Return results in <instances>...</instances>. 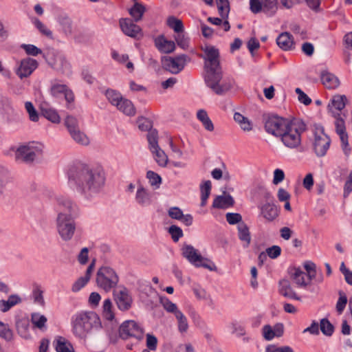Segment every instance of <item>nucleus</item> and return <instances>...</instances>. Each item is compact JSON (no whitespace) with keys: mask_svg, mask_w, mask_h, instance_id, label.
Masks as SVG:
<instances>
[{"mask_svg":"<svg viewBox=\"0 0 352 352\" xmlns=\"http://www.w3.org/2000/svg\"><path fill=\"white\" fill-rule=\"evenodd\" d=\"M105 174L101 167H83L69 175V184L87 199L98 195L105 184Z\"/></svg>","mask_w":352,"mask_h":352,"instance_id":"f257e3e1","label":"nucleus"},{"mask_svg":"<svg viewBox=\"0 0 352 352\" xmlns=\"http://www.w3.org/2000/svg\"><path fill=\"white\" fill-rule=\"evenodd\" d=\"M56 230L64 241H70L76 230V218L79 214L78 206L69 197L60 195L56 197Z\"/></svg>","mask_w":352,"mask_h":352,"instance_id":"f03ea898","label":"nucleus"},{"mask_svg":"<svg viewBox=\"0 0 352 352\" xmlns=\"http://www.w3.org/2000/svg\"><path fill=\"white\" fill-rule=\"evenodd\" d=\"M204 51L206 54V83L215 94H223L231 88L232 83L222 79L219 50L213 46H206Z\"/></svg>","mask_w":352,"mask_h":352,"instance_id":"7ed1b4c3","label":"nucleus"},{"mask_svg":"<svg viewBox=\"0 0 352 352\" xmlns=\"http://www.w3.org/2000/svg\"><path fill=\"white\" fill-rule=\"evenodd\" d=\"M72 323L75 336L84 338L92 329L100 327V320L94 311L81 312L74 317Z\"/></svg>","mask_w":352,"mask_h":352,"instance_id":"20e7f679","label":"nucleus"},{"mask_svg":"<svg viewBox=\"0 0 352 352\" xmlns=\"http://www.w3.org/2000/svg\"><path fill=\"white\" fill-rule=\"evenodd\" d=\"M305 129L304 122L292 120L279 138L285 147L290 149L298 148L301 146L302 133Z\"/></svg>","mask_w":352,"mask_h":352,"instance_id":"39448f33","label":"nucleus"},{"mask_svg":"<svg viewBox=\"0 0 352 352\" xmlns=\"http://www.w3.org/2000/svg\"><path fill=\"white\" fill-rule=\"evenodd\" d=\"M119 276L117 272L108 266L101 267L96 274V285L106 292L114 289L119 283Z\"/></svg>","mask_w":352,"mask_h":352,"instance_id":"423d86ee","label":"nucleus"},{"mask_svg":"<svg viewBox=\"0 0 352 352\" xmlns=\"http://www.w3.org/2000/svg\"><path fill=\"white\" fill-rule=\"evenodd\" d=\"M43 145L38 142H31L22 145L15 151V159L18 162L31 163L43 153Z\"/></svg>","mask_w":352,"mask_h":352,"instance_id":"0eeeda50","label":"nucleus"},{"mask_svg":"<svg viewBox=\"0 0 352 352\" xmlns=\"http://www.w3.org/2000/svg\"><path fill=\"white\" fill-rule=\"evenodd\" d=\"M182 250L183 256L195 267H202L211 271L215 268L214 263L210 260L203 257L193 246L186 245L182 248Z\"/></svg>","mask_w":352,"mask_h":352,"instance_id":"6e6552de","label":"nucleus"},{"mask_svg":"<svg viewBox=\"0 0 352 352\" xmlns=\"http://www.w3.org/2000/svg\"><path fill=\"white\" fill-rule=\"evenodd\" d=\"M314 149L319 157L325 155L331 144L329 137L324 132L322 126L315 125L314 128Z\"/></svg>","mask_w":352,"mask_h":352,"instance_id":"1a4fd4ad","label":"nucleus"},{"mask_svg":"<svg viewBox=\"0 0 352 352\" xmlns=\"http://www.w3.org/2000/svg\"><path fill=\"white\" fill-rule=\"evenodd\" d=\"M292 120H288L278 116H272L269 117L265 122V129L266 131L272 135L280 138L286 128Z\"/></svg>","mask_w":352,"mask_h":352,"instance_id":"9d476101","label":"nucleus"},{"mask_svg":"<svg viewBox=\"0 0 352 352\" xmlns=\"http://www.w3.org/2000/svg\"><path fill=\"white\" fill-rule=\"evenodd\" d=\"M120 336L123 339L134 338L140 340L144 337L143 327L135 320L124 321L120 327Z\"/></svg>","mask_w":352,"mask_h":352,"instance_id":"9b49d317","label":"nucleus"},{"mask_svg":"<svg viewBox=\"0 0 352 352\" xmlns=\"http://www.w3.org/2000/svg\"><path fill=\"white\" fill-rule=\"evenodd\" d=\"M113 296V300L120 311H126L131 307L133 298L129 289L125 287L120 286L115 289Z\"/></svg>","mask_w":352,"mask_h":352,"instance_id":"f8f14e48","label":"nucleus"},{"mask_svg":"<svg viewBox=\"0 0 352 352\" xmlns=\"http://www.w3.org/2000/svg\"><path fill=\"white\" fill-rule=\"evenodd\" d=\"M188 56L184 54L175 57H166L162 59L164 69L173 74L179 73L185 67Z\"/></svg>","mask_w":352,"mask_h":352,"instance_id":"ddd939ff","label":"nucleus"},{"mask_svg":"<svg viewBox=\"0 0 352 352\" xmlns=\"http://www.w3.org/2000/svg\"><path fill=\"white\" fill-rule=\"evenodd\" d=\"M38 62L31 58H27L21 60L16 71L20 78L29 76L37 68Z\"/></svg>","mask_w":352,"mask_h":352,"instance_id":"4468645a","label":"nucleus"},{"mask_svg":"<svg viewBox=\"0 0 352 352\" xmlns=\"http://www.w3.org/2000/svg\"><path fill=\"white\" fill-rule=\"evenodd\" d=\"M262 336L265 340H272L274 338H279L283 335L284 326L282 323H277L272 327L270 324H265L261 330Z\"/></svg>","mask_w":352,"mask_h":352,"instance_id":"2eb2a0df","label":"nucleus"},{"mask_svg":"<svg viewBox=\"0 0 352 352\" xmlns=\"http://www.w3.org/2000/svg\"><path fill=\"white\" fill-rule=\"evenodd\" d=\"M291 278L294 282L300 287H306L311 285V278L302 272L300 268L294 267L290 271Z\"/></svg>","mask_w":352,"mask_h":352,"instance_id":"dca6fc26","label":"nucleus"},{"mask_svg":"<svg viewBox=\"0 0 352 352\" xmlns=\"http://www.w3.org/2000/svg\"><path fill=\"white\" fill-rule=\"evenodd\" d=\"M261 214L267 221H273L279 215V209L273 203H266L258 206Z\"/></svg>","mask_w":352,"mask_h":352,"instance_id":"f3484780","label":"nucleus"},{"mask_svg":"<svg viewBox=\"0 0 352 352\" xmlns=\"http://www.w3.org/2000/svg\"><path fill=\"white\" fill-rule=\"evenodd\" d=\"M336 129L337 133L339 135L342 148L345 154L348 155L350 153L349 148L348 135L346 133L344 121L342 118H338L336 121Z\"/></svg>","mask_w":352,"mask_h":352,"instance_id":"a211bd4d","label":"nucleus"},{"mask_svg":"<svg viewBox=\"0 0 352 352\" xmlns=\"http://www.w3.org/2000/svg\"><path fill=\"white\" fill-rule=\"evenodd\" d=\"M135 200L142 206H148L152 202V195L148 189L140 184L137 188Z\"/></svg>","mask_w":352,"mask_h":352,"instance_id":"6ab92c4d","label":"nucleus"},{"mask_svg":"<svg viewBox=\"0 0 352 352\" xmlns=\"http://www.w3.org/2000/svg\"><path fill=\"white\" fill-rule=\"evenodd\" d=\"M120 25L124 34L131 37H136L141 32L140 28L129 19H121Z\"/></svg>","mask_w":352,"mask_h":352,"instance_id":"aec40b11","label":"nucleus"},{"mask_svg":"<svg viewBox=\"0 0 352 352\" xmlns=\"http://www.w3.org/2000/svg\"><path fill=\"white\" fill-rule=\"evenodd\" d=\"M155 45L160 52L165 54L171 53L175 49V43L167 40L163 35L155 39Z\"/></svg>","mask_w":352,"mask_h":352,"instance_id":"412c9836","label":"nucleus"},{"mask_svg":"<svg viewBox=\"0 0 352 352\" xmlns=\"http://www.w3.org/2000/svg\"><path fill=\"white\" fill-rule=\"evenodd\" d=\"M57 61H52L49 59V64L55 69L60 71L65 74H69L71 72L70 64L67 62L63 55H56L55 56Z\"/></svg>","mask_w":352,"mask_h":352,"instance_id":"4be33fe9","label":"nucleus"},{"mask_svg":"<svg viewBox=\"0 0 352 352\" xmlns=\"http://www.w3.org/2000/svg\"><path fill=\"white\" fill-rule=\"evenodd\" d=\"M94 267V263L93 262L87 267L85 275L84 276L80 277L77 280L74 282L72 287V292H77L87 285L90 279Z\"/></svg>","mask_w":352,"mask_h":352,"instance_id":"5701e85b","label":"nucleus"},{"mask_svg":"<svg viewBox=\"0 0 352 352\" xmlns=\"http://www.w3.org/2000/svg\"><path fill=\"white\" fill-rule=\"evenodd\" d=\"M279 292L285 297L300 300V298L292 289L288 280L283 279L279 282Z\"/></svg>","mask_w":352,"mask_h":352,"instance_id":"b1692460","label":"nucleus"},{"mask_svg":"<svg viewBox=\"0 0 352 352\" xmlns=\"http://www.w3.org/2000/svg\"><path fill=\"white\" fill-rule=\"evenodd\" d=\"M276 43L283 50H289L294 45L293 36L289 32L281 33L276 38Z\"/></svg>","mask_w":352,"mask_h":352,"instance_id":"393cba45","label":"nucleus"},{"mask_svg":"<svg viewBox=\"0 0 352 352\" xmlns=\"http://www.w3.org/2000/svg\"><path fill=\"white\" fill-rule=\"evenodd\" d=\"M304 268L306 270V274L314 280L316 283H320L323 281V275L322 273L317 274L316 265L311 261H305L303 264Z\"/></svg>","mask_w":352,"mask_h":352,"instance_id":"a878e982","label":"nucleus"},{"mask_svg":"<svg viewBox=\"0 0 352 352\" xmlns=\"http://www.w3.org/2000/svg\"><path fill=\"white\" fill-rule=\"evenodd\" d=\"M197 118L201 123L203 127L208 132H213L214 126L209 118L208 113L204 109H199L197 112Z\"/></svg>","mask_w":352,"mask_h":352,"instance_id":"bb28decb","label":"nucleus"},{"mask_svg":"<svg viewBox=\"0 0 352 352\" xmlns=\"http://www.w3.org/2000/svg\"><path fill=\"white\" fill-rule=\"evenodd\" d=\"M234 199L230 195L217 196L213 201L212 206L215 208H228L234 205Z\"/></svg>","mask_w":352,"mask_h":352,"instance_id":"cd10ccee","label":"nucleus"},{"mask_svg":"<svg viewBox=\"0 0 352 352\" xmlns=\"http://www.w3.org/2000/svg\"><path fill=\"white\" fill-rule=\"evenodd\" d=\"M321 81L327 89H336L340 85L339 79L333 74L323 72L321 74Z\"/></svg>","mask_w":352,"mask_h":352,"instance_id":"c85d7f7f","label":"nucleus"},{"mask_svg":"<svg viewBox=\"0 0 352 352\" xmlns=\"http://www.w3.org/2000/svg\"><path fill=\"white\" fill-rule=\"evenodd\" d=\"M237 229L239 239L243 243V246L248 248L251 242L250 232L248 226L242 222L238 224Z\"/></svg>","mask_w":352,"mask_h":352,"instance_id":"c756f323","label":"nucleus"},{"mask_svg":"<svg viewBox=\"0 0 352 352\" xmlns=\"http://www.w3.org/2000/svg\"><path fill=\"white\" fill-rule=\"evenodd\" d=\"M54 344L57 352H74L71 343L63 337H57L54 341Z\"/></svg>","mask_w":352,"mask_h":352,"instance_id":"7c9ffc66","label":"nucleus"},{"mask_svg":"<svg viewBox=\"0 0 352 352\" xmlns=\"http://www.w3.org/2000/svg\"><path fill=\"white\" fill-rule=\"evenodd\" d=\"M157 164L161 167H165L168 162V156L160 146L150 149Z\"/></svg>","mask_w":352,"mask_h":352,"instance_id":"2f4dec72","label":"nucleus"},{"mask_svg":"<svg viewBox=\"0 0 352 352\" xmlns=\"http://www.w3.org/2000/svg\"><path fill=\"white\" fill-rule=\"evenodd\" d=\"M116 108L118 110L128 116H133L136 113L135 108L133 102L126 98H124L121 100L119 105L116 106Z\"/></svg>","mask_w":352,"mask_h":352,"instance_id":"473e14b6","label":"nucleus"},{"mask_svg":"<svg viewBox=\"0 0 352 352\" xmlns=\"http://www.w3.org/2000/svg\"><path fill=\"white\" fill-rule=\"evenodd\" d=\"M102 316L105 320L111 322L115 319L113 304L109 298H107L103 301Z\"/></svg>","mask_w":352,"mask_h":352,"instance_id":"72a5a7b5","label":"nucleus"},{"mask_svg":"<svg viewBox=\"0 0 352 352\" xmlns=\"http://www.w3.org/2000/svg\"><path fill=\"white\" fill-rule=\"evenodd\" d=\"M19 302H21V298L17 295H11L8 300H0V309L2 312H6Z\"/></svg>","mask_w":352,"mask_h":352,"instance_id":"f704fd0d","label":"nucleus"},{"mask_svg":"<svg viewBox=\"0 0 352 352\" xmlns=\"http://www.w3.org/2000/svg\"><path fill=\"white\" fill-rule=\"evenodd\" d=\"M47 321V318L44 315H41L39 313H33L31 315V322L34 327L38 329H45Z\"/></svg>","mask_w":352,"mask_h":352,"instance_id":"c9c22d12","label":"nucleus"},{"mask_svg":"<svg viewBox=\"0 0 352 352\" xmlns=\"http://www.w3.org/2000/svg\"><path fill=\"white\" fill-rule=\"evenodd\" d=\"M175 317L177 321L178 331L182 334L186 333L189 328L187 318L182 311L177 312V314Z\"/></svg>","mask_w":352,"mask_h":352,"instance_id":"e433bc0d","label":"nucleus"},{"mask_svg":"<svg viewBox=\"0 0 352 352\" xmlns=\"http://www.w3.org/2000/svg\"><path fill=\"white\" fill-rule=\"evenodd\" d=\"M105 96L108 101L115 107L119 105L120 102L124 98L120 92L111 89L106 91Z\"/></svg>","mask_w":352,"mask_h":352,"instance_id":"4c0bfd02","label":"nucleus"},{"mask_svg":"<svg viewBox=\"0 0 352 352\" xmlns=\"http://www.w3.org/2000/svg\"><path fill=\"white\" fill-rule=\"evenodd\" d=\"M234 120L239 124L241 129L245 131H250L252 129L251 122L240 113H235L234 115Z\"/></svg>","mask_w":352,"mask_h":352,"instance_id":"58836bf2","label":"nucleus"},{"mask_svg":"<svg viewBox=\"0 0 352 352\" xmlns=\"http://www.w3.org/2000/svg\"><path fill=\"white\" fill-rule=\"evenodd\" d=\"M212 184L210 180L205 181L200 186L201 190V205L204 206L210 194Z\"/></svg>","mask_w":352,"mask_h":352,"instance_id":"ea45409f","label":"nucleus"},{"mask_svg":"<svg viewBox=\"0 0 352 352\" xmlns=\"http://www.w3.org/2000/svg\"><path fill=\"white\" fill-rule=\"evenodd\" d=\"M32 298L34 302L42 307L45 305V300L43 298V290L39 285H34L32 292Z\"/></svg>","mask_w":352,"mask_h":352,"instance_id":"a19ab883","label":"nucleus"},{"mask_svg":"<svg viewBox=\"0 0 352 352\" xmlns=\"http://www.w3.org/2000/svg\"><path fill=\"white\" fill-rule=\"evenodd\" d=\"M160 302L167 312L174 314L175 316L177 314V312H181L177 305L166 297L161 298Z\"/></svg>","mask_w":352,"mask_h":352,"instance_id":"79ce46f5","label":"nucleus"},{"mask_svg":"<svg viewBox=\"0 0 352 352\" xmlns=\"http://www.w3.org/2000/svg\"><path fill=\"white\" fill-rule=\"evenodd\" d=\"M218 12L223 19H228L230 12L228 0H216Z\"/></svg>","mask_w":352,"mask_h":352,"instance_id":"37998d69","label":"nucleus"},{"mask_svg":"<svg viewBox=\"0 0 352 352\" xmlns=\"http://www.w3.org/2000/svg\"><path fill=\"white\" fill-rule=\"evenodd\" d=\"M167 25L170 28L173 29L177 34L184 32V25L182 21L174 16H170L168 18Z\"/></svg>","mask_w":352,"mask_h":352,"instance_id":"c03bdc74","label":"nucleus"},{"mask_svg":"<svg viewBox=\"0 0 352 352\" xmlns=\"http://www.w3.org/2000/svg\"><path fill=\"white\" fill-rule=\"evenodd\" d=\"M72 138L81 145L87 146L89 144V139L87 135L80 129L70 134Z\"/></svg>","mask_w":352,"mask_h":352,"instance_id":"a18cd8bd","label":"nucleus"},{"mask_svg":"<svg viewBox=\"0 0 352 352\" xmlns=\"http://www.w3.org/2000/svg\"><path fill=\"white\" fill-rule=\"evenodd\" d=\"M144 12L145 7L139 3H135L134 6L130 9L129 14L135 19V21H138L142 19Z\"/></svg>","mask_w":352,"mask_h":352,"instance_id":"49530a36","label":"nucleus"},{"mask_svg":"<svg viewBox=\"0 0 352 352\" xmlns=\"http://www.w3.org/2000/svg\"><path fill=\"white\" fill-rule=\"evenodd\" d=\"M146 178L148 183L154 188L157 189L162 184V177L156 173L152 170H148L146 173Z\"/></svg>","mask_w":352,"mask_h":352,"instance_id":"de8ad7c7","label":"nucleus"},{"mask_svg":"<svg viewBox=\"0 0 352 352\" xmlns=\"http://www.w3.org/2000/svg\"><path fill=\"white\" fill-rule=\"evenodd\" d=\"M43 116L51 121L53 123H59L60 122V118L55 109H42Z\"/></svg>","mask_w":352,"mask_h":352,"instance_id":"09e8293b","label":"nucleus"},{"mask_svg":"<svg viewBox=\"0 0 352 352\" xmlns=\"http://www.w3.org/2000/svg\"><path fill=\"white\" fill-rule=\"evenodd\" d=\"M320 329L322 333L327 336H331L334 331L333 324L327 318H322L320 320Z\"/></svg>","mask_w":352,"mask_h":352,"instance_id":"8fccbe9b","label":"nucleus"},{"mask_svg":"<svg viewBox=\"0 0 352 352\" xmlns=\"http://www.w3.org/2000/svg\"><path fill=\"white\" fill-rule=\"evenodd\" d=\"M65 124L69 133V134L75 132L76 131L80 129L78 126V120L72 116H68L65 118Z\"/></svg>","mask_w":352,"mask_h":352,"instance_id":"3c124183","label":"nucleus"},{"mask_svg":"<svg viewBox=\"0 0 352 352\" xmlns=\"http://www.w3.org/2000/svg\"><path fill=\"white\" fill-rule=\"evenodd\" d=\"M59 23L65 35H71L72 33V23L67 16H63L59 19Z\"/></svg>","mask_w":352,"mask_h":352,"instance_id":"603ef678","label":"nucleus"},{"mask_svg":"<svg viewBox=\"0 0 352 352\" xmlns=\"http://www.w3.org/2000/svg\"><path fill=\"white\" fill-rule=\"evenodd\" d=\"M346 97L343 96H336L331 100L332 106L338 111L342 110L346 106Z\"/></svg>","mask_w":352,"mask_h":352,"instance_id":"864d4df0","label":"nucleus"},{"mask_svg":"<svg viewBox=\"0 0 352 352\" xmlns=\"http://www.w3.org/2000/svg\"><path fill=\"white\" fill-rule=\"evenodd\" d=\"M208 21L215 25H222L225 32H228L230 29V25L227 19H219L217 17H208Z\"/></svg>","mask_w":352,"mask_h":352,"instance_id":"5fc2aeb1","label":"nucleus"},{"mask_svg":"<svg viewBox=\"0 0 352 352\" xmlns=\"http://www.w3.org/2000/svg\"><path fill=\"white\" fill-rule=\"evenodd\" d=\"M25 108L28 113L30 120L32 122H37L39 118L38 113L31 102L25 103Z\"/></svg>","mask_w":352,"mask_h":352,"instance_id":"6e6d98bb","label":"nucleus"},{"mask_svg":"<svg viewBox=\"0 0 352 352\" xmlns=\"http://www.w3.org/2000/svg\"><path fill=\"white\" fill-rule=\"evenodd\" d=\"M0 337L7 341H10L13 338V333L8 326L2 322H0Z\"/></svg>","mask_w":352,"mask_h":352,"instance_id":"4d7b16f0","label":"nucleus"},{"mask_svg":"<svg viewBox=\"0 0 352 352\" xmlns=\"http://www.w3.org/2000/svg\"><path fill=\"white\" fill-rule=\"evenodd\" d=\"M33 23L41 34L49 38H52V32L39 19H34Z\"/></svg>","mask_w":352,"mask_h":352,"instance_id":"13d9d810","label":"nucleus"},{"mask_svg":"<svg viewBox=\"0 0 352 352\" xmlns=\"http://www.w3.org/2000/svg\"><path fill=\"white\" fill-rule=\"evenodd\" d=\"M175 41L178 46L182 49H187L189 45V38L183 33L177 34L175 36Z\"/></svg>","mask_w":352,"mask_h":352,"instance_id":"bf43d9fd","label":"nucleus"},{"mask_svg":"<svg viewBox=\"0 0 352 352\" xmlns=\"http://www.w3.org/2000/svg\"><path fill=\"white\" fill-rule=\"evenodd\" d=\"M158 135L156 130H150L147 135V140L149 144V149L153 148V147L159 146L158 145Z\"/></svg>","mask_w":352,"mask_h":352,"instance_id":"052dcab7","label":"nucleus"},{"mask_svg":"<svg viewBox=\"0 0 352 352\" xmlns=\"http://www.w3.org/2000/svg\"><path fill=\"white\" fill-rule=\"evenodd\" d=\"M168 232L174 241H177L183 236L182 230L177 226H171L168 229Z\"/></svg>","mask_w":352,"mask_h":352,"instance_id":"680f3d73","label":"nucleus"},{"mask_svg":"<svg viewBox=\"0 0 352 352\" xmlns=\"http://www.w3.org/2000/svg\"><path fill=\"white\" fill-rule=\"evenodd\" d=\"M226 221L230 225H234L236 223H241L242 220V217L239 213H232L228 212L226 215Z\"/></svg>","mask_w":352,"mask_h":352,"instance_id":"e2e57ef3","label":"nucleus"},{"mask_svg":"<svg viewBox=\"0 0 352 352\" xmlns=\"http://www.w3.org/2000/svg\"><path fill=\"white\" fill-rule=\"evenodd\" d=\"M347 303V297L344 294L340 293V297L336 303V311L339 314H341Z\"/></svg>","mask_w":352,"mask_h":352,"instance_id":"0e129e2a","label":"nucleus"},{"mask_svg":"<svg viewBox=\"0 0 352 352\" xmlns=\"http://www.w3.org/2000/svg\"><path fill=\"white\" fill-rule=\"evenodd\" d=\"M139 129L143 131H150L152 126L151 122L147 118L141 117L137 120Z\"/></svg>","mask_w":352,"mask_h":352,"instance_id":"69168bd1","label":"nucleus"},{"mask_svg":"<svg viewBox=\"0 0 352 352\" xmlns=\"http://www.w3.org/2000/svg\"><path fill=\"white\" fill-rule=\"evenodd\" d=\"M267 255L272 259L278 258L281 254V248L278 245H273L266 249Z\"/></svg>","mask_w":352,"mask_h":352,"instance_id":"338daca9","label":"nucleus"},{"mask_svg":"<svg viewBox=\"0 0 352 352\" xmlns=\"http://www.w3.org/2000/svg\"><path fill=\"white\" fill-rule=\"evenodd\" d=\"M266 352H294L289 346L278 347L275 345H270L266 348Z\"/></svg>","mask_w":352,"mask_h":352,"instance_id":"774afa93","label":"nucleus"}]
</instances>
